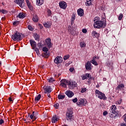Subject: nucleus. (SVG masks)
Returning <instances> with one entry per match:
<instances>
[{"mask_svg":"<svg viewBox=\"0 0 126 126\" xmlns=\"http://www.w3.org/2000/svg\"><path fill=\"white\" fill-rule=\"evenodd\" d=\"M94 28H95L97 29H100L102 28H102H105V27H106V25H107L106 22H103L102 21H100V19L98 17H95L94 18Z\"/></svg>","mask_w":126,"mask_h":126,"instance_id":"1","label":"nucleus"},{"mask_svg":"<svg viewBox=\"0 0 126 126\" xmlns=\"http://www.w3.org/2000/svg\"><path fill=\"white\" fill-rule=\"evenodd\" d=\"M95 94L98 95V98L100 100H107V97L105 95V94L98 90H95Z\"/></svg>","mask_w":126,"mask_h":126,"instance_id":"2","label":"nucleus"},{"mask_svg":"<svg viewBox=\"0 0 126 126\" xmlns=\"http://www.w3.org/2000/svg\"><path fill=\"white\" fill-rule=\"evenodd\" d=\"M12 39L13 41H21L22 40V37H21V35L18 32H16L15 34L12 35Z\"/></svg>","mask_w":126,"mask_h":126,"instance_id":"3","label":"nucleus"},{"mask_svg":"<svg viewBox=\"0 0 126 126\" xmlns=\"http://www.w3.org/2000/svg\"><path fill=\"white\" fill-rule=\"evenodd\" d=\"M86 104H87V100L84 99H79L77 102L78 106H80V105H82V106H85Z\"/></svg>","mask_w":126,"mask_h":126,"instance_id":"4","label":"nucleus"},{"mask_svg":"<svg viewBox=\"0 0 126 126\" xmlns=\"http://www.w3.org/2000/svg\"><path fill=\"white\" fill-rule=\"evenodd\" d=\"M63 62V58L60 56H57L54 59V63L57 64H60Z\"/></svg>","mask_w":126,"mask_h":126,"instance_id":"5","label":"nucleus"},{"mask_svg":"<svg viewBox=\"0 0 126 126\" xmlns=\"http://www.w3.org/2000/svg\"><path fill=\"white\" fill-rule=\"evenodd\" d=\"M43 89L44 90V93L45 94H47V93H51L53 90L52 89V88H51V87L49 86H44L43 87Z\"/></svg>","mask_w":126,"mask_h":126,"instance_id":"6","label":"nucleus"},{"mask_svg":"<svg viewBox=\"0 0 126 126\" xmlns=\"http://www.w3.org/2000/svg\"><path fill=\"white\" fill-rule=\"evenodd\" d=\"M59 6L60 8H62L63 9H66L67 5L66 4V2H65L64 1H62L59 2Z\"/></svg>","mask_w":126,"mask_h":126,"instance_id":"7","label":"nucleus"},{"mask_svg":"<svg viewBox=\"0 0 126 126\" xmlns=\"http://www.w3.org/2000/svg\"><path fill=\"white\" fill-rule=\"evenodd\" d=\"M72 114L73 112L72 111H68L66 113V117L67 120H72Z\"/></svg>","mask_w":126,"mask_h":126,"instance_id":"8","label":"nucleus"},{"mask_svg":"<svg viewBox=\"0 0 126 126\" xmlns=\"http://www.w3.org/2000/svg\"><path fill=\"white\" fill-rule=\"evenodd\" d=\"M77 86V83L76 82H70L69 84L68 87L69 89H73L74 87H76Z\"/></svg>","mask_w":126,"mask_h":126,"instance_id":"9","label":"nucleus"},{"mask_svg":"<svg viewBox=\"0 0 126 126\" xmlns=\"http://www.w3.org/2000/svg\"><path fill=\"white\" fill-rule=\"evenodd\" d=\"M91 65H92V64H91V63H90V62L88 61L85 64V68H86V70H91V69H92Z\"/></svg>","mask_w":126,"mask_h":126,"instance_id":"10","label":"nucleus"},{"mask_svg":"<svg viewBox=\"0 0 126 126\" xmlns=\"http://www.w3.org/2000/svg\"><path fill=\"white\" fill-rule=\"evenodd\" d=\"M66 95L69 97L71 98L73 96H74V93L71 91H66L65 93Z\"/></svg>","mask_w":126,"mask_h":126,"instance_id":"11","label":"nucleus"},{"mask_svg":"<svg viewBox=\"0 0 126 126\" xmlns=\"http://www.w3.org/2000/svg\"><path fill=\"white\" fill-rule=\"evenodd\" d=\"M30 42L31 46L32 47V48L33 49V50H34V49H35V48L37 47V43H36V42H35V41H33V39H31L30 40Z\"/></svg>","mask_w":126,"mask_h":126,"instance_id":"12","label":"nucleus"},{"mask_svg":"<svg viewBox=\"0 0 126 126\" xmlns=\"http://www.w3.org/2000/svg\"><path fill=\"white\" fill-rule=\"evenodd\" d=\"M23 1H24V0H15L14 1V2L17 4H19L20 7H23V5H22L23 3Z\"/></svg>","mask_w":126,"mask_h":126,"instance_id":"13","label":"nucleus"},{"mask_svg":"<svg viewBox=\"0 0 126 126\" xmlns=\"http://www.w3.org/2000/svg\"><path fill=\"white\" fill-rule=\"evenodd\" d=\"M117 106H116L115 105H113L110 107V110L111 113L113 114H116V111H117Z\"/></svg>","mask_w":126,"mask_h":126,"instance_id":"14","label":"nucleus"},{"mask_svg":"<svg viewBox=\"0 0 126 126\" xmlns=\"http://www.w3.org/2000/svg\"><path fill=\"white\" fill-rule=\"evenodd\" d=\"M66 82H67L66 80L62 79L61 81V84H60L61 86H62V87H64V88H66Z\"/></svg>","mask_w":126,"mask_h":126,"instance_id":"15","label":"nucleus"},{"mask_svg":"<svg viewBox=\"0 0 126 126\" xmlns=\"http://www.w3.org/2000/svg\"><path fill=\"white\" fill-rule=\"evenodd\" d=\"M26 1L28 8L32 11V10H33V6L32 5V4L29 1V0H26Z\"/></svg>","mask_w":126,"mask_h":126,"instance_id":"16","label":"nucleus"},{"mask_svg":"<svg viewBox=\"0 0 126 126\" xmlns=\"http://www.w3.org/2000/svg\"><path fill=\"white\" fill-rule=\"evenodd\" d=\"M43 25L45 28H51V26H52V23L50 22H44Z\"/></svg>","mask_w":126,"mask_h":126,"instance_id":"17","label":"nucleus"},{"mask_svg":"<svg viewBox=\"0 0 126 126\" xmlns=\"http://www.w3.org/2000/svg\"><path fill=\"white\" fill-rule=\"evenodd\" d=\"M91 78V75L90 73H86L85 75L82 76V80H85V79H88V78Z\"/></svg>","mask_w":126,"mask_h":126,"instance_id":"18","label":"nucleus"},{"mask_svg":"<svg viewBox=\"0 0 126 126\" xmlns=\"http://www.w3.org/2000/svg\"><path fill=\"white\" fill-rule=\"evenodd\" d=\"M97 59V56H94L93 58V60L91 61V63H93V64H94V65H98V63H97V62H96V59Z\"/></svg>","mask_w":126,"mask_h":126,"instance_id":"19","label":"nucleus"},{"mask_svg":"<svg viewBox=\"0 0 126 126\" xmlns=\"http://www.w3.org/2000/svg\"><path fill=\"white\" fill-rule=\"evenodd\" d=\"M77 12L79 16H83V14H84V11L81 8L78 9Z\"/></svg>","mask_w":126,"mask_h":126,"instance_id":"20","label":"nucleus"},{"mask_svg":"<svg viewBox=\"0 0 126 126\" xmlns=\"http://www.w3.org/2000/svg\"><path fill=\"white\" fill-rule=\"evenodd\" d=\"M92 36L94 37V38H98L99 37V34L98 33H97L96 31H93L92 33Z\"/></svg>","mask_w":126,"mask_h":126,"instance_id":"21","label":"nucleus"},{"mask_svg":"<svg viewBox=\"0 0 126 126\" xmlns=\"http://www.w3.org/2000/svg\"><path fill=\"white\" fill-rule=\"evenodd\" d=\"M42 56L44 58H49V57H50V52H49V51L43 52L42 53Z\"/></svg>","mask_w":126,"mask_h":126,"instance_id":"22","label":"nucleus"},{"mask_svg":"<svg viewBox=\"0 0 126 126\" xmlns=\"http://www.w3.org/2000/svg\"><path fill=\"white\" fill-rule=\"evenodd\" d=\"M46 42L48 47H51V38H48L47 39H46Z\"/></svg>","mask_w":126,"mask_h":126,"instance_id":"23","label":"nucleus"},{"mask_svg":"<svg viewBox=\"0 0 126 126\" xmlns=\"http://www.w3.org/2000/svg\"><path fill=\"white\" fill-rule=\"evenodd\" d=\"M87 2H86V5L87 6H90L91 4H92V1H93L94 0H86Z\"/></svg>","mask_w":126,"mask_h":126,"instance_id":"24","label":"nucleus"},{"mask_svg":"<svg viewBox=\"0 0 126 126\" xmlns=\"http://www.w3.org/2000/svg\"><path fill=\"white\" fill-rule=\"evenodd\" d=\"M32 21L34 22H38V21H39V18L38 17V16H37V15H35L34 16H33L32 18Z\"/></svg>","mask_w":126,"mask_h":126,"instance_id":"25","label":"nucleus"},{"mask_svg":"<svg viewBox=\"0 0 126 126\" xmlns=\"http://www.w3.org/2000/svg\"><path fill=\"white\" fill-rule=\"evenodd\" d=\"M44 3V0H36V5H42Z\"/></svg>","mask_w":126,"mask_h":126,"instance_id":"26","label":"nucleus"},{"mask_svg":"<svg viewBox=\"0 0 126 126\" xmlns=\"http://www.w3.org/2000/svg\"><path fill=\"white\" fill-rule=\"evenodd\" d=\"M125 88V85L123 84H120L117 87V90H121V89H123V88Z\"/></svg>","mask_w":126,"mask_h":126,"instance_id":"27","label":"nucleus"},{"mask_svg":"<svg viewBox=\"0 0 126 126\" xmlns=\"http://www.w3.org/2000/svg\"><path fill=\"white\" fill-rule=\"evenodd\" d=\"M26 15L24 13H20L18 16L19 18H21L22 19L25 18Z\"/></svg>","mask_w":126,"mask_h":126,"instance_id":"28","label":"nucleus"},{"mask_svg":"<svg viewBox=\"0 0 126 126\" xmlns=\"http://www.w3.org/2000/svg\"><path fill=\"white\" fill-rule=\"evenodd\" d=\"M109 117L110 118H112V119H115L116 117H118V115H117L116 113H110L109 114Z\"/></svg>","mask_w":126,"mask_h":126,"instance_id":"29","label":"nucleus"},{"mask_svg":"<svg viewBox=\"0 0 126 126\" xmlns=\"http://www.w3.org/2000/svg\"><path fill=\"white\" fill-rule=\"evenodd\" d=\"M52 11L48 9L47 10V16H48V17H50V16H52Z\"/></svg>","mask_w":126,"mask_h":126,"instance_id":"30","label":"nucleus"},{"mask_svg":"<svg viewBox=\"0 0 126 126\" xmlns=\"http://www.w3.org/2000/svg\"><path fill=\"white\" fill-rule=\"evenodd\" d=\"M41 99V94H38L36 97H35L34 101L35 102H38Z\"/></svg>","mask_w":126,"mask_h":126,"instance_id":"31","label":"nucleus"},{"mask_svg":"<svg viewBox=\"0 0 126 126\" xmlns=\"http://www.w3.org/2000/svg\"><path fill=\"white\" fill-rule=\"evenodd\" d=\"M52 123L53 124H55V123H57L58 122V118L57 117H53L51 120Z\"/></svg>","mask_w":126,"mask_h":126,"instance_id":"32","label":"nucleus"},{"mask_svg":"<svg viewBox=\"0 0 126 126\" xmlns=\"http://www.w3.org/2000/svg\"><path fill=\"white\" fill-rule=\"evenodd\" d=\"M58 98L59 99V100L64 99V98H65V95L60 94L58 95Z\"/></svg>","mask_w":126,"mask_h":126,"instance_id":"33","label":"nucleus"},{"mask_svg":"<svg viewBox=\"0 0 126 126\" xmlns=\"http://www.w3.org/2000/svg\"><path fill=\"white\" fill-rule=\"evenodd\" d=\"M81 48H84L85 46H86V44H85V42H81L80 43Z\"/></svg>","mask_w":126,"mask_h":126,"instance_id":"34","label":"nucleus"},{"mask_svg":"<svg viewBox=\"0 0 126 126\" xmlns=\"http://www.w3.org/2000/svg\"><path fill=\"white\" fill-rule=\"evenodd\" d=\"M33 50H34L35 52H36L37 56H39V55H40V52H39V49H38L37 48H34L33 49Z\"/></svg>","mask_w":126,"mask_h":126,"instance_id":"35","label":"nucleus"},{"mask_svg":"<svg viewBox=\"0 0 126 126\" xmlns=\"http://www.w3.org/2000/svg\"><path fill=\"white\" fill-rule=\"evenodd\" d=\"M34 38L35 40H39V39H40V36L38 34L36 33L34 35Z\"/></svg>","mask_w":126,"mask_h":126,"instance_id":"36","label":"nucleus"},{"mask_svg":"<svg viewBox=\"0 0 126 126\" xmlns=\"http://www.w3.org/2000/svg\"><path fill=\"white\" fill-rule=\"evenodd\" d=\"M28 29H29V30H30V31H33L34 30V28H33V27H32V26H31V25H29L28 26Z\"/></svg>","mask_w":126,"mask_h":126,"instance_id":"37","label":"nucleus"},{"mask_svg":"<svg viewBox=\"0 0 126 126\" xmlns=\"http://www.w3.org/2000/svg\"><path fill=\"white\" fill-rule=\"evenodd\" d=\"M69 59V55H67L66 56H64L63 57V60L64 61H66V60H68Z\"/></svg>","mask_w":126,"mask_h":126,"instance_id":"38","label":"nucleus"},{"mask_svg":"<svg viewBox=\"0 0 126 126\" xmlns=\"http://www.w3.org/2000/svg\"><path fill=\"white\" fill-rule=\"evenodd\" d=\"M71 20H72V21H74V20H75V14H73L72 15Z\"/></svg>","mask_w":126,"mask_h":126,"instance_id":"39","label":"nucleus"},{"mask_svg":"<svg viewBox=\"0 0 126 126\" xmlns=\"http://www.w3.org/2000/svg\"><path fill=\"white\" fill-rule=\"evenodd\" d=\"M123 16H124V15H123V14H122V13L120 14L119 16L118 17V20H122Z\"/></svg>","mask_w":126,"mask_h":126,"instance_id":"40","label":"nucleus"},{"mask_svg":"<svg viewBox=\"0 0 126 126\" xmlns=\"http://www.w3.org/2000/svg\"><path fill=\"white\" fill-rule=\"evenodd\" d=\"M48 80V82H49V83H52V82H54V81H55V80H54L53 78H50Z\"/></svg>","mask_w":126,"mask_h":126,"instance_id":"41","label":"nucleus"},{"mask_svg":"<svg viewBox=\"0 0 126 126\" xmlns=\"http://www.w3.org/2000/svg\"><path fill=\"white\" fill-rule=\"evenodd\" d=\"M42 51L44 52H49V49H48L47 47H43L42 49Z\"/></svg>","mask_w":126,"mask_h":126,"instance_id":"42","label":"nucleus"},{"mask_svg":"<svg viewBox=\"0 0 126 126\" xmlns=\"http://www.w3.org/2000/svg\"><path fill=\"white\" fill-rule=\"evenodd\" d=\"M2 12V13H3V14H5V13H6L7 11L6 10L4 9H0V13Z\"/></svg>","mask_w":126,"mask_h":126,"instance_id":"43","label":"nucleus"},{"mask_svg":"<svg viewBox=\"0 0 126 126\" xmlns=\"http://www.w3.org/2000/svg\"><path fill=\"white\" fill-rule=\"evenodd\" d=\"M59 106H60V104L58 103L54 104V107L56 109H59Z\"/></svg>","mask_w":126,"mask_h":126,"instance_id":"44","label":"nucleus"},{"mask_svg":"<svg viewBox=\"0 0 126 126\" xmlns=\"http://www.w3.org/2000/svg\"><path fill=\"white\" fill-rule=\"evenodd\" d=\"M34 114H35V112H32V114H31L30 115V119H31V120H33V119L34 118Z\"/></svg>","mask_w":126,"mask_h":126,"instance_id":"45","label":"nucleus"},{"mask_svg":"<svg viewBox=\"0 0 126 126\" xmlns=\"http://www.w3.org/2000/svg\"><path fill=\"white\" fill-rule=\"evenodd\" d=\"M8 100L9 102H13L14 98H13V97H10L8 98Z\"/></svg>","mask_w":126,"mask_h":126,"instance_id":"46","label":"nucleus"},{"mask_svg":"<svg viewBox=\"0 0 126 126\" xmlns=\"http://www.w3.org/2000/svg\"><path fill=\"white\" fill-rule=\"evenodd\" d=\"M87 90V89L86 88H82L81 92V93H84L85 92H86Z\"/></svg>","mask_w":126,"mask_h":126,"instance_id":"47","label":"nucleus"},{"mask_svg":"<svg viewBox=\"0 0 126 126\" xmlns=\"http://www.w3.org/2000/svg\"><path fill=\"white\" fill-rule=\"evenodd\" d=\"M38 27H39L40 29H43V28H44V27L41 24H38Z\"/></svg>","mask_w":126,"mask_h":126,"instance_id":"48","label":"nucleus"},{"mask_svg":"<svg viewBox=\"0 0 126 126\" xmlns=\"http://www.w3.org/2000/svg\"><path fill=\"white\" fill-rule=\"evenodd\" d=\"M116 104H117V105H121V104H122V99H120V100L116 102Z\"/></svg>","mask_w":126,"mask_h":126,"instance_id":"49","label":"nucleus"},{"mask_svg":"<svg viewBox=\"0 0 126 126\" xmlns=\"http://www.w3.org/2000/svg\"><path fill=\"white\" fill-rule=\"evenodd\" d=\"M69 71L70 72H73V71H74V68L73 67L70 68Z\"/></svg>","mask_w":126,"mask_h":126,"instance_id":"50","label":"nucleus"},{"mask_svg":"<svg viewBox=\"0 0 126 126\" xmlns=\"http://www.w3.org/2000/svg\"><path fill=\"white\" fill-rule=\"evenodd\" d=\"M77 98H75L74 99H72V102H73V103H76V102H77Z\"/></svg>","mask_w":126,"mask_h":126,"instance_id":"51","label":"nucleus"},{"mask_svg":"<svg viewBox=\"0 0 126 126\" xmlns=\"http://www.w3.org/2000/svg\"><path fill=\"white\" fill-rule=\"evenodd\" d=\"M103 116H107V115H108V112H107V111L103 112Z\"/></svg>","mask_w":126,"mask_h":126,"instance_id":"52","label":"nucleus"},{"mask_svg":"<svg viewBox=\"0 0 126 126\" xmlns=\"http://www.w3.org/2000/svg\"><path fill=\"white\" fill-rule=\"evenodd\" d=\"M19 23V22L16 21V22H14L13 24V25H18Z\"/></svg>","mask_w":126,"mask_h":126,"instance_id":"53","label":"nucleus"},{"mask_svg":"<svg viewBox=\"0 0 126 126\" xmlns=\"http://www.w3.org/2000/svg\"><path fill=\"white\" fill-rule=\"evenodd\" d=\"M4 123V121L2 119L0 120V125H2Z\"/></svg>","mask_w":126,"mask_h":126,"instance_id":"54","label":"nucleus"},{"mask_svg":"<svg viewBox=\"0 0 126 126\" xmlns=\"http://www.w3.org/2000/svg\"><path fill=\"white\" fill-rule=\"evenodd\" d=\"M83 33H87V30L84 29L82 30Z\"/></svg>","mask_w":126,"mask_h":126,"instance_id":"55","label":"nucleus"},{"mask_svg":"<svg viewBox=\"0 0 126 126\" xmlns=\"http://www.w3.org/2000/svg\"><path fill=\"white\" fill-rule=\"evenodd\" d=\"M42 46H43V44H42V43H38L37 44V47H39V48H40V47H42Z\"/></svg>","mask_w":126,"mask_h":126,"instance_id":"56","label":"nucleus"},{"mask_svg":"<svg viewBox=\"0 0 126 126\" xmlns=\"http://www.w3.org/2000/svg\"><path fill=\"white\" fill-rule=\"evenodd\" d=\"M51 93H46V94H47V96L48 97V98H51V94H50Z\"/></svg>","mask_w":126,"mask_h":126,"instance_id":"57","label":"nucleus"},{"mask_svg":"<svg viewBox=\"0 0 126 126\" xmlns=\"http://www.w3.org/2000/svg\"><path fill=\"white\" fill-rule=\"evenodd\" d=\"M121 126H126V123H122Z\"/></svg>","mask_w":126,"mask_h":126,"instance_id":"58","label":"nucleus"},{"mask_svg":"<svg viewBox=\"0 0 126 126\" xmlns=\"http://www.w3.org/2000/svg\"><path fill=\"white\" fill-rule=\"evenodd\" d=\"M96 87L97 88H99V84H97V85L96 86Z\"/></svg>","mask_w":126,"mask_h":126,"instance_id":"59","label":"nucleus"},{"mask_svg":"<svg viewBox=\"0 0 126 126\" xmlns=\"http://www.w3.org/2000/svg\"><path fill=\"white\" fill-rule=\"evenodd\" d=\"M116 0V1L119 2V1H122V0Z\"/></svg>","mask_w":126,"mask_h":126,"instance_id":"60","label":"nucleus"},{"mask_svg":"<svg viewBox=\"0 0 126 126\" xmlns=\"http://www.w3.org/2000/svg\"><path fill=\"white\" fill-rule=\"evenodd\" d=\"M73 21H72V20H71V24H73Z\"/></svg>","mask_w":126,"mask_h":126,"instance_id":"61","label":"nucleus"},{"mask_svg":"<svg viewBox=\"0 0 126 126\" xmlns=\"http://www.w3.org/2000/svg\"><path fill=\"white\" fill-rule=\"evenodd\" d=\"M0 66H1V62L0 61Z\"/></svg>","mask_w":126,"mask_h":126,"instance_id":"62","label":"nucleus"},{"mask_svg":"<svg viewBox=\"0 0 126 126\" xmlns=\"http://www.w3.org/2000/svg\"><path fill=\"white\" fill-rule=\"evenodd\" d=\"M0 35H1V32H0Z\"/></svg>","mask_w":126,"mask_h":126,"instance_id":"63","label":"nucleus"}]
</instances>
